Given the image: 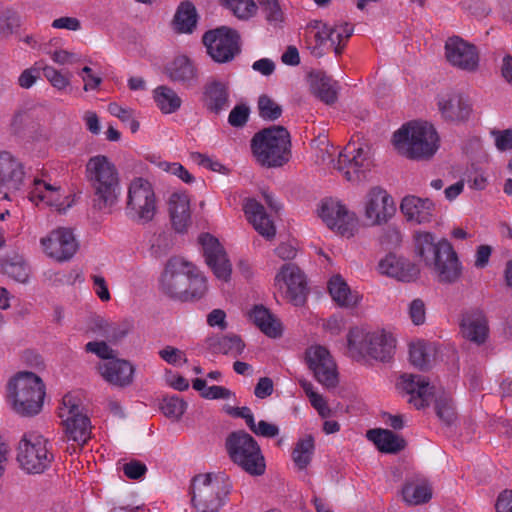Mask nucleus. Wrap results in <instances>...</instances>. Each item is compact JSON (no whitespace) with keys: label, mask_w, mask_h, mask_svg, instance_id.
Segmentation results:
<instances>
[{"label":"nucleus","mask_w":512,"mask_h":512,"mask_svg":"<svg viewBox=\"0 0 512 512\" xmlns=\"http://www.w3.org/2000/svg\"><path fill=\"white\" fill-rule=\"evenodd\" d=\"M414 250L426 266L430 267L438 282H457L462 274V266L452 245L446 240L436 241L427 231H417L413 236Z\"/></svg>","instance_id":"f257e3e1"},{"label":"nucleus","mask_w":512,"mask_h":512,"mask_svg":"<svg viewBox=\"0 0 512 512\" xmlns=\"http://www.w3.org/2000/svg\"><path fill=\"white\" fill-rule=\"evenodd\" d=\"M85 176L93 192L94 206L110 213L120 196V175L115 163L106 155L90 157Z\"/></svg>","instance_id":"f03ea898"},{"label":"nucleus","mask_w":512,"mask_h":512,"mask_svg":"<svg viewBox=\"0 0 512 512\" xmlns=\"http://www.w3.org/2000/svg\"><path fill=\"white\" fill-rule=\"evenodd\" d=\"M348 352L357 361L388 362L396 349L394 334L383 328L357 326L347 335Z\"/></svg>","instance_id":"7ed1b4c3"},{"label":"nucleus","mask_w":512,"mask_h":512,"mask_svg":"<svg viewBox=\"0 0 512 512\" xmlns=\"http://www.w3.org/2000/svg\"><path fill=\"white\" fill-rule=\"evenodd\" d=\"M394 149L412 160H428L439 149V136L433 125L427 122H409L394 132Z\"/></svg>","instance_id":"20e7f679"},{"label":"nucleus","mask_w":512,"mask_h":512,"mask_svg":"<svg viewBox=\"0 0 512 512\" xmlns=\"http://www.w3.org/2000/svg\"><path fill=\"white\" fill-rule=\"evenodd\" d=\"M45 394V384L33 372L19 371L7 382L6 401L10 408L21 416L39 414Z\"/></svg>","instance_id":"39448f33"},{"label":"nucleus","mask_w":512,"mask_h":512,"mask_svg":"<svg viewBox=\"0 0 512 512\" xmlns=\"http://www.w3.org/2000/svg\"><path fill=\"white\" fill-rule=\"evenodd\" d=\"M353 28L348 23L330 24L323 20H310L304 30V43L310 54L316 58L333 51L342 54Z\"/></svg>","instance_id":"423d86ee"},{"label":"nucleus","mask_w":512,"mask_h":512,"mask_svg":"<svg viewBox=\"0 0 512 512\" xmlns=\"http://www.w3.org/2000/svg\"><path fill=\"white\" fill-rule=\"evenodd\" d=\"M231 483L223 473L196 475L191 482V504L197 512H219L226 504Z\"/></svg>","instance_id":"0eeeda50"},{"label":"nucleus","mask_w":512,"mask_h":512,"mask_svg":"<svg viewBox=\"0 0 512 512\" xmlns=\"http://www.w3.org/2000/svg\"><path fill=\"white\" fill-rule=\"evenodd\" d=\"M52 442L38 431L25 432L16 447V461L27 474H41L54 461Z\"/></svg>","instance_id":"6e6552de"},{"label":"nucleus","mask_w":512,"mask_h":512,"mask_svg":"<svg viewBox=\"0 0 512 512\" xmlns=\"http://www.w3.org/2000/svg\"><path fill=\"white\" fill-rule=\"evenodd\" d=\"M290 134L283 126H272L256 133L251 147L256 160L263 166L278 167L289 160Z\"/></svg>","instance_id":"1a4fd4ad"},{"label":"nucleus","mask_w":512,"mask_h":512,"mask_svg":"<svg viewBox=\"0 0 512 512\" xmlns=\"http://www.w3.org/2000/svg\"><path fill=\"white\" fill-rule=\"evenodd\" d=\"M158 211V201L152 184L145 178L135 177L127 185L125 212L139 224L151 222Z\"/></svg>","instance_id":"9d476101"},{"label":"nucleus","mask_w":512,"mask_h":512,"mask_svg":"<svg viewBox=\"0 0 512 512\" xmlns=\"http://www.w3.org/2000/svg\"><path fill=\"white\" fill-rule=\"evenodd\" d=\"M232 461L250 475L259 476L265 472V459L254 438L246 432L232 433L226 441Z\"/></svg>","instance_id":"9b49d317"},{"label":"nucleus","mask_w":512,"mask_h":512,"mask_svg":"<svg viewBox=\"0 0 512 512\" xmlns=\"http://www.w3.org/2000/svg\"><path fill=\"white\" fill-rule=\"evenodd\" d=\"M318 213L326 226L341 237L350 239L360 230L357 213L339 199H324Z\"/></svg>","instance_id":"f8f14e48"},{"label":"nucleus","mask_w":512,"mask_h":512,"mask_svg":"<svg viewBox=\"0 0 512 512\" xmlns=\"http://www.w3.org/2000/svg\"><path fill=\"white\" fill-rule=\"evenodd\" d=\"M372 166L369 146L359 141L349 142L340 152L335 164V168L351 183L362 181Z\"/></svg>","instance_id":"ddd939ff"},{"label":"nucleus","mask_w":512,"mask_h":512,"mask_svg":"<svg viewBox=\"0 0 512 512\" xmlns=\"http://www.w3.org/2000/svg\"><path fill=\"white\" fill-rule=\"evenodd\" d=\"M79 246L74 229L67 226L55 227L39 239L41 253L56 263H65L73 259Z\"/></svg>","instance_id":"4468645a"},{"label":"nucleus","mask_w":512,"mask_h":512,"mask_svg":"<svg viewBox=\"0 0 512 512\" xmlns=\"http://www.w3.org/2000/svg\"><path fill=\"white\" fill-rule=\"evenodd\" d=\"M59 417L62 419L68 439L83 445L90 438V420L83 413L78 396L68 393L63 397Z\"/></svg>","instance_id":"2eb2a0df"},{"label":"nucleus","mask_w":512,"mask_h":512,"mask_svg":"<svg viewBox=\"0 0 512 512\" xmlns=\"http://www.w3.org/2000/svg\"><path fill=\"white\" fill-rule=\"evenodd\" d=\"M393 197L380 186L371 187L362 200V215L368 226L386 224L395 214Z\"/></svg>","instance_id":"dca6fc26"},{"label":"nucleus","mask_w":512,"mask_h":512,"mask_svg":"<svg viewBox=\"0 0 512 512\" xmlns=\"http://www.w3.org/2000/svg\"><path fill=\"white\" fill-rule=\"evenodd\" d=\"M274 288L283 299L294 305H302L307 294L306 278L294 263L281 266L274 277Z\"/></svg>","instance_id":"f3484780"},{"label":"nucleus","mask_w":512,"mask_h":512,"mask_svg":"<svg viewBox=\"0 0 512 512\" xmlns=\"http://www.w3.org/2000/svg\"><path fill=\"white\" fill-rule=\"evenodd\" d=\"M195 266L180 258L174 257L168 261L161 277V288L172 298L187 301V285Z\"/></svg>","instance_id":"a211bd4d"},{"label":"nucleus","mask_w":512,"mask_h":512,"mask_svg":"<svg viewBox=\"0 0 512 512\" xmlns=\"http://www.w3.org/2000/svg\"><path fill=\"white\" fill-rule=\"evenodd\" d=\"M29 199L37 206L65 211L72 205V199L64 186L51 180L35 179L29 192Z\"/></svg>","instance_id":"6ab92c4d"},{"label":"nucleus","mask_w":512,"mask_h":512,"mask_svg":"<svg viewBox=\"0 0 512 512\" xmlns=\"http://www.w3.org/2000/svg\"><path fill=\"white\" fill-rule=\"evenodd\" d=\"M238 40L236 31L224 26L206 32L203 36L208 54L219 63L228 62L234 58L239 51Z\"/></svg>","instance_id":"aec40b11"},{"label":"nucleus","mask_w":512,"mask_h":512,"mask_svg":"<svg viewBox=\"0 0 512 512\" xmlns=\"http://www.w3.org/2000/svg\"><path fill=\"white\" fill-rule=\"evenodd\" d=\"M306 362L319 383L328 388L337 385L336 364L325 347L320 345L310 346L306 350Z\"/></svg>","instance_id":"412c9836"},{"label":"nucleus","mask_w":512,"mask_h":512,"mask_svg":"<svg viewBox=\"0 0 512 512\" xmlns=\"http://www.w3.org/2000/svg\"><path fill=\"white\" fill-rule=\"evenodd\" d=\"M445 56L452 66L460 70L475 72L479 67L480 57L477 47L459 36L447 39Z\"/></svg>","instance_id":"4be33fe9"},{"label":"nucleus","mask_w":512,"mask_h":512,"mask_svg":"<svg viewBox=\"0 0 512 512\" xmlns=\"http://www.w3.org/2000/svg\"><path fill=\"white\" fill-rule=\"evenodd\" d=\"M199 243L202 246L206 263L212 269L215 276L219 280L228 281L232 268L226 252L218 239L210 234H202L199 236Z\"/></svg>","instance_id":"5701e85b"},{"label":"nucleus","mask_w":512,"mask_h":512,"mask_svg":"<svg viewBox=\"0 0 512 512\" xmlns=\"http://www.w3.org/2000/svg\"><path fill=\"white\" fill-rule=\"evenodd\" d=\"M25 167L20 158L7 150L0 151V190H19L25 178Z\"/></svg>","instance_id":"b1692460"},{"label":"nucleus","mask_w":512,"mask_h":512,"mask_svg":"<svg viewBox=\"0 0 512 512\" xmlns=\"http://www.w3.org/2000/svg\"><path fill=\"white\" fill-rule=\"evenodd\" d=\"M400 211L408 222L428 224L433 220L435 204L429 198L407 195L401 200Z\"/></svg>","instance_id":"393cba45"},{"label":"nucleus","mask_w":512,"mask_h":512,"mask_svg":"<svg viewBox=\"0 0 512 512\" xmlns=\"http://www.w3.org/2000/svg\"><path fill=\"white\" fill-rule=\"evenodd\" d=\"M438 108L446 121L460 122L470 116L472 103L468 96L453 92L439 97Z\"/></svg>","instance_id":"a878e982"},{"label":"nucleus","mask_w":512,"mask_h":512,"mask_svg":"<svg viewBox=\"0 0 512 512\" xmlns=\"http://www.w3.org/2000/svg\"><path fill=\"white\" fill-rule=\"evenodd\" d=\"M377 270L381 275L405 282L414 280L419 274L418 268L413 263L392 253L380 259Z\"/></svg>","instance_id":"bb28decb"},{"label":"nucleus","mask_w":512,"mask_h":512,"mask_svg":"<svg viewBox=\"0 0 512 512\" xmlns=\"http://www.w3.org/2000/svg\"><path fill=\"white\" fill-rule=\"evenodd\" d=\"M400 388L405 391L409 397V403L417 409L424 408L429 404L432 387L426 379L420 375L404 374L399 381Z\"/></svg>","instance_id":"cd10ccee"},{"label":"nucleus","mask_w":512,"mask_h":512,"mask_svg":"<svg viewBox=\"0 0 512 512\" xmlns=\"http://www.w3.org/2000/svg\"><path fill=\"white\" fill-rule=\"evenodd\" d=\"M460 326L463 337L477 345L484 344L489 336L487 319L479 310L466 312Z\"/></svg>","instance_id":"c85d7f7f"},{"label":"nucleus","mask_w":512,"mask_h":512,"mask_svg":"<svg viewBox=\"0 0 512 512\" xmlns=\"http://www.w3.org/2000/svg\"><path fill=\"white\" fill-rule=\"evenodd\" d=\"M97 369L107 382L115 386H127L133 380L134 367L126 360L115 358L100 363Z\"/></svg>","instance_id":"c756f323"},{"label":"nucleus","mask_w":512,"mask_h":512,"mask_svg":"<svg viewBox=\"0 0 512 512\" xmlns=\"http://www.w3.org/2000/svg\"><path fill=\"white\" fill-rule=\"evenodd\" d=\"M168 211L175 230L185 231L191 223L190 198L187 193H172L168 200Z\"/></svg>","instance_id":"7c9ffc66"},{"label":"nucleus","mask_w":512,"mask_h":512,"mask_svg":"<svg viewBox=\"0 0 512 512\" xmlns=\"http://www.w3.org/2000/svg\"><path fill=\"white\" fill-rule=\"evenodd\" d=\"M243 209L248 221L261 236L266 239L274 238L276 234L275 225L260 203L254 199H247Z\"/></svg>","instance_id":"2f4dec72"},{"label":"nucleus","mask_w":512,"mask_h":512,"mask_svg":"<svg viewBox=\"0 0 512 512\" xmlns=\"http://www.w3.org/2000/svg\"><path fill=\"white\" fill-rule=\"evenodd\" d=\"M252 321L266 336L278 338L283 333L280 320L262 305L254 306L248 313Z\"/></svg>","instance_id":"473e14b6"},{"label":"nucleus","mask_w":512,"mask_h":512,"mask_svg":"<svg viewBox=\"0 0 512 512\" xmlns=\"http://www.w3.org/2000/svg\"><path fill=\"white\" fill-rule=\"evenodd\" d=\"M328 290L333 301L341 307L354 308L362 299V295L355 290H351L340 275H335L329 280Z\"/></svg>","instance_id":"72a5a7b5"},{"label":"nucleus","mask_w":512,"mask_h":512,"mask_svg":"<svg viewBox=\"0 0 512 512\" xmlns=\"http://www.w3.org/2000/svg\"><path fill=\"white\" fill-rule=\"evenodd\" d=\"M432 487L426 479L416 478L407 481L402 489V497L408 505H421L432 498Z\"/></svg>","instance_id":"f704fd0d"},{"label":"nucleus","mask_w":512,"mask_h":512,"mask_svg":"<svg viewBox=\"0 0 512 512\" xmlns=\"http://www.w3.org/2000/svg\"><path fill=\"white\" fill-rule=\"evenodd\" d=\"M310 86L313 93L327 104L337 99L336 83L322 72H312L309 75Z\"/></svg>","instance_id":"c9c22d12"},{"label":"nucleus","mask_w":512,"mask_h":512,"mask_svg":"<svg viewBox=\"0 0 512 512\" xmlns=\"http://www.w3.org/2000/svg\"><path fill=\"white\" fill-rule=\"evenodd\" d=\"M153 100L156 107L165 115L177 112L183 102L178 93L166 85L158 86L153 90Z\"/></svg>","instance_id":"e433bc0d"},{"label":"nucleus","mask_w":512,"mask_h":512,"mask_svg":"<svg viewBox=\"0 0 512 512\" xmlns=\"http://www.w3.org/2000/svg\"><path fill=\"white\" fill-rule=\"evenodd\" d=\"M367 437L379 450L386 453H395L405 447L403 438L390 430L374 429L367 432Z\"/></svg>","instance_id":"4c0bfd02"},{"label":"nucleus","mask_w":512,"mask_h":512,"mask_svg":"<svg viewBox=\"0 0 512 512\" xmlns=\"http://www.w3.org/2000/svg\"><path fill=\"white\" fill-rule=\"evenodd\" d=\"M205 103L207 108L218 113L229 106V94L227 86L222 82L210 83L205 91Z\"/></svg>","instance_id":"58836bf2"},{"label":"nucleus","mask_w":512,"mask_h":512,"mask_svg":"<svg viewBox=\"0 0 512 512\" xmlns=\"http://www.w3.org/2000/svg\"><path fill=\"white\" fill-rule=\"evenodd\" d=\"M169 78L174 82L190 84L196 78L192 62L185 56L177 57L167 69Z\"/></svg>","instance_id":"ea45409f"},{"label":"nucleus","mask_w":512,"mask_h":512,"mask_svg":"<svg viewBox=\"0 0 512 512\" xmlns=\"http://www.w3.org/2000/svg\"><path fill=\"white\" fill-rule=\"evenodd\" d=\"M208 346L214 352L237 356L242 353L244 343L238 336L211 337L208 339Z\"/></svg>","instance_id":"a19ab883"},{"label":"nucleus","mask_w":512,"mask_h":512,"mask_svg":"<svg viewBox=\"0 0 512 512\" xmlns=\"http://www.w3.org/2000/svg\"><path fill=\"white\" fill-rule=\"evenodd\" d=\"M197 15L195 7L189 3H182L174 17L175 29L183 33H191L196 26Z\"/></svg>","instance_id":"79ce46f5"},{"label":"nucleus","mask_w":512,"mask_h":512,"mask_svg":"<svg viewBox=\"0 0 512 512\" xmlns=\"http://www.w3.org/2000/svg\"><path fill=\"white\" fill-rule=\"evenodd\" d=\"M314 453V439L312 436H306L300 439L292 452V459L299 469H305L311 462Z\"/></svg>","instance_id":"37998d69"},{"label":"nucleus","mask_w":512,"mask_h":512,"mask_svg":"<svg viewBox=\"0 0 512 512\" xmlns=\"http://www.w3.org/2000/svg\"><path fill=\"white\" fill-rule=\"evenodd\" d=\"M411 363L423 370L427 369L432 362V348L425 342L418 341L410 345Z\"/></svg>","instance_id":"c03bdc74"},{"label":"nucleus","mask_w":512,"mask_h":512,"mask_svg":"<svg viewBox=\"0 0 512 512\" xmlns=\"http://www.w3.org/2000/svg\"><path fill=\"white\" fill-rule=\"evenodd\" d=\"M4 273L15 281L25 283L30 274L27 262L21 257H14L3 264Z\"/></svg>","instance_id":"a18cd8bd"},{"label":"nucleus","mask_w":512,"mask_h":512,"mask_svg":"<svg viewBox=\"0 0 512 512\" xmlns=\"http://www.w3.org/2000/svg\"><path fill=\"white\" fill-rule=\"evenodd\" d=\"M108 112L126 124L132 133H136L139 130L137 112L134 109L113 102L108 105Z\"/></svg>","instance_id":"49530a36"},{"label":"nucleus","mask_w":512,"mask_h":512,"mask_svg":"<svg viewBox=\"0 0 512 512\" xmlns=\"http://www.w3.org/2000/svg\"><path fill=\"white\" fill-rule=\"evenodd\" d=\"M192 386L195 390L200 392V395L206 399H228L234 394L227 388L223 386H210L206 385V381L204 379L196 378L193 380Z\"/></svg>","instance_id":"de8ad7c7"},{"label":"nucleus","mask_w":512,"mask_h":512,"mask_svg":"<svg viewBox=\"0 0 512 512\" xmlns=\"http://www.w3.org/2000/svg\"><path fill=\"white\" fill-rule=\"evenodd\" d=\"M238 19L247 20L254 16L257 6L254 0H221Z\"/></svg>","instance_id":"09e8293b"},{"label":"nucleus","mask_w":512,"mask_h":512,"mask_svg":"<svg viewBox=\"0 0 512 512\" xmlns=\"http://www.w3.org/2000/svg\"><path fill=\"white\" fill-rule=\"evenodd\" d=\"M187 408L186 402L177 396H167L160 404L162 413L173 420H179Z\"/></svg>","instance_id":"8fccbe9b"},{"label":"nucleus","mask_w":512,"mask_h":512,"mask_svg":"<svg viewBox=\"0 0 512 512\" xmlns=\"http://www.w3.org/2000/svg\"><path fill=\"white\" fill-rule=\"evenodd\" d=\"M435 409L438 417L446 424H451L456 419V411L451 397L441 393L435 400Z\"/></svg>","instance_id":"3c124183"},{"label":"nucleus","mask_w":512,"mask_h":512,"mask_svg":"<svg viewBox=\"0 0 512 512\" xmlns=\"http://www.w3.org/2000/svg\"><path fill=\"white\" fill-rule=\"evenodd\" d=\"M43 75L47 81L58 91H64L71 83V73L62 72L53 66L45 65L42 67Z\"/></svg>","instance_id":"603ef678"},{"label":"nucleus","mask_w":512,"mask_h":512,"mask_svg":"<svg viewBox=\"0 0 512 512\" xmlns=\"http://www.w3.org/2000/svg\"><path fill=\"white\" fill-rule=\"evenodd\" d=\"M258 111L261 118L274 121L282 114V107L271 97L261 95L258 99Z\"/></svg>","instance_id":"864d4df0"},{"label":"nucleus","mask_w":512,"mask_h":512,"mask_svg":"<svg viewBox=\"0 0 512 512\" xmlns=\"http://www.w3.org/2000/svg\"><path fill=\"white\" fill-rule=\"evenodd\" d=\"M301 386L309 398L311 405L317 410L319 415L323 418L329 417L331 415V409L328 407L323 396L314 391L312 384L308 382H303Z\"/></svg>","instance_id":"5fc2aeb1"},{"label":"nucleus","mask_w":512,"mask_h":512,"mask_svg":"<svg viewBox=\"0 0 512 512\" xmlns=\"http://www.w3.org/2000/svg\"><path fill=\"white\" fill-rule=\"evenodd\" d=\"M207 291L206 278L195 267L187 285V300L199 299Z\"/></svg>","instance_id":"6e6d98bb"},{"label":"nucleus","mask_w":512,"mask_h":512,"mask_svg":"<svg viewBox=\"0 0 512 512\" xmlns=\"http://www.w3.org/2000/svg\"><path fill=\"white\" fill-rule=\"evenodd\" d=\"M407 314L415 326L423 325L426 321V304L420 298H415L407 306Z\"/></svg>","instance_id":"4d7b16f0"},{"label":"nucleus","mask_w":512,"mask_h":512,"mask_svg":"<svg viewBox=\"0 0 512 512\" xmlns=\"http://www.w3.org/2000/svg\"><path fill=\"white\" fill-rule=\"evenodd\" d=\"M158 354L162 360L173 366H180L187 362L185 353L173 346H165Z\"/></svg>","instance_id":"13d9d810"},{"label":"nucleus","mask_w":512,"mask_h":512,"mask_svg":"<svg viewBox=\"0 0 512 512\" xmlns=\"http://www.w3.org/2000/svg\"><path fill=\"white\" fill-rule=\"evenodd\" d=\"M266 19L271 23H278L283 20V12L278 0H258Z\"/></svg>","instance_id":"bf43d9fd"},{"label":"nucleus","mask_w":512,"mask_h":512,"mask_svg":"<svg viewBox=\"0 0 512 512\" xmlns=\"http://www.w3.org/2000/svg\"><path fill=\"white\" fill-rule=\"evenodd\" d=\"M87 352L97 355L99 358L110 361L116 358L115 351L103 341H91L86 344Z\"/></svg>","instance_id":"052dcab7"},{"label":"nucleus","mask_w":512,"mask_h":512,"mask_svg":"<svg viewBox=\"0 0 512 512\" xmlns=\"http://www.w3.org/2000/svg\"><path fill=\"white\" fill-rule=\"evenodd\" d=\"M78 74L84 83L83 89L86 92L97 90L102 83L101 76L89 66H84Z\"/></svg>","instance_id":"680f3d73"},{"label":"nucleus","mask_w":512,"mask_h":512,"mask_svg":"<svg viewBox=\"0 0 512 512\" xmlns=\"http://www.w3.org/2000/svg\"><path fill=\"white\" fill-rule=\"evenodd\" d=\"M47 54L56 64L59 65H73L81 60V56L79 54L64 49L48 51Z\"/></svg>","instance_id":"e2e57ef3"},{"label":"nucleus","mask_w":512,"mask_h":512,"mask_svg":"<svg viewBox=\"0 0 512 512\" xmlns=\"http://www.w3.org/2000/svg\"><path fill=\"white\" fill-rule=\"evenodd\" d=\"M248 427L253 433L263 437L272 438L279 434V428L276 425L268 423L263 420L259 421L258 423H255V419L253 418V426Z\"/></svg>","instance_id":"0e129e2a"},{"label":"nucleus","mask_w":512,"mask_h":512,"mask_svg":"<svg viewBox=\"0 0 512 512\" xmlns=\"http://www.w3.org/2000/svg\"><path fill=\"white\" fill-rule=\"evenodd\" d=\"M146 472V465L138 460H132L123 465V473L130 479H140L145 475Z\"/></svg>","instance_id":"69168bd1"},{"label":"nucleus","mask_w":512,"mask_h":512,"mask_svg":"<svg viewBox=\"0 0 512 512\" xmlns=\"http://www.w3.org/2000/svg\"><path fill=\"white\" fill-rule=\"evenodd\" d=\"M249 109L245 105L235 106L228 117V122L234 127H240L247 122Z\"/></svg>","instance_id":"338daca9"},{"label":"nucleus","mask_w":512,"mask_h":512,"mask_svg":"<svg viewBox=\"0 0 512 512\" xmlns=\"http://www.w3.org/2000/svg\"><path fill=\"white\" fill-rule=\"evenodd\" d=\"M51 26L55 29L78 31L81 29V22L76 17L65 16L53 20Z\"/></svg>","instance_id":"774afa93"}]
</instances>
